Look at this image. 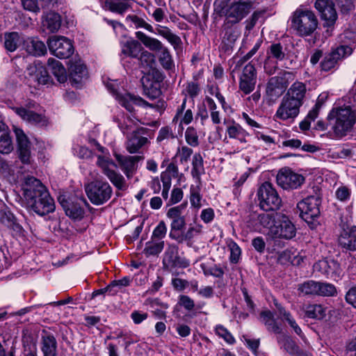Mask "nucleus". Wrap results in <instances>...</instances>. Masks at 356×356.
Segmentation results:
<instances>
[{
  "mask_svg": "<svg viewBox=\"0 0 356 356\" xmlns=\"http://www.w3.org/2000/svg\"><path fill=\"white\" fill-rule=\"evenodd\" d=\"M257 73L255 66L251 63L245 65L240 75L238 88L244 95L250 94L255 88Z\"/></svg>",
  "mask_w": 356,
  "mask_h": 356,
  "instance_id": "f8f14e48",
  "label": "nucleus"
},
{
  "mask_svg": "<svg viewBox=\"0 0 356 356\" xmlns=\"http://www.w3.org/2000/svg\"><path fill=\"white\" fill-rule=\"evenodd\" d=\"M201 267L204 271V273L207 275H210L216 277H220L224 274L223 270L220 267H218L216 265L207 267L205 264H201Z\"/></svg>",
  "mask_w": 356,
  "mask_h": 356,
  "instance_id": "69168bd1",
  "label": "nucleus"
},
{
  "mask_svg": "<svg viewBox=\"0 0 356 356\" xmlns=\"http://www.w3.org/2000/svg\"><path fill=\"white\" fill-rule=\"evenodd\" d=\"M257 196L259 206L264 211L277 210L281 206V198L269 182L266 181L261 184L258 189Z\"/></svg>",
  "mask_w": 356,
  "mask_h": 356,
  "instance_id": "1a4fd4ad",
  "label": "nucleus"
},
{
  "mask_svg": "<svg viewBox=\"0 0 356 356\" xmlns=\"http://www.w3.org/2000/svg\"><path fill=\"white\" fill-rule=\"evenodd\" d=\"M163 264L165 268L172 270L177 268H187L190 262L179 255V248L177 245L169 244L164 252Z\"/></svg>",
  "mask_w": 356,
  "mask_h": 356,
  "instance_id": "ddd939ff",
  "label": "nucleus"
},
{
  "mask_svg": "<svg viewBox=\"0 0 356 356\" xmlns=\"http://www.w3.org/2000/svg\"><path fill=\"white\" fill-rule=\"evenodd\" d=\"M166 232V225L163 221H161L154 228L152 232V238L156 241H162V239L165 236Z\"/></svg>",
  "mask_w": 356,
  "mask_h": 356,
  "instance_id": "e2e57ef3",
  "label": "nucleus"
},
{
  "mask_svg": "<svg viewBox=\"0 0 356 356\" xmlns=\"http://www.w3.org/2000/svg\"><path fill=\"white\" fill-rule=\"evenodd\" d=\"M240 32L236 29L228 28L225 30L223 41L227 44V45L233 44L236 40L238 38Z\"/></svg>",
  "mask_w": 356,
  "mask_h": 356,
  "instance_id": "052dcab7",
  "label": "nucleus"
},
{
  "mask_svg": "<svg viewBox=\"0 0 356 356\" xmlns=\"http://www.w3.org/2000/svg\"><path fill=\"white\" fill-rule=\"evenodd\" d=\"M61 24L60 17L56 13H47L42 19V26L50 32L57 31Z\"/></svg>",
  "mask_w": 356,
  "mask_h": 356,
  "instance_id": "ea45409f",
  "label": "nucleus"
},
{
  "mask_svg": "<svg viewBox=\"0 0 356 356\" xmlns=\"http://www.w3.org/2000/svg\"><path fill=\"white\" fill-rule=\"evenodd\" d=\"M121 170L128 179L133 177L138 168V163L143 159L141 156H123L115 153L114 154Z\"/></svg>",
  "mask_w": 356,
  "mask_h": 356,
  "instance_id": "4be33fe9",
  "label": "nucleus"
},
{
  "mask_svg": "<svg viewBox=\"0 0 356 356\" xmlns=\"http://www.w3.org/2000/svg\"><path fill=\"white\" fill-rule=\"evenodd\" d=\"M296 228L288 216L282 213H276V220L266 236L273 240H290L295 237Z\"/></svg>",
  "mask_w": 356,
  "mask_h": 356,
  "instance_id": "20e7f679",
  "label": "nucleus"
},
{
  "mask_svg": "<svg viewBox=\"0 0 356 356\" xmlns=\"http://www.w3.org/2000/svg\"><path fill=\"white\" fill-rule=\"evenodd\" d=\"M276 306L279 309L280 314L284 317V320L289 323V325L294 330L296 334L302 337L303 335L302 330L296 323L295 319L292 317L291 314L289 312L286 311L281 306H278L277 305H276Z\"/></svg>",
  "mask_w": 356,
  "mask_h": 356,
  "instance_id": "8fccbe9b",
  "label": "nucleus"
},
{
  "mask_svg": "<svg viewBox=\"0 0 356 356\" xmlns=\"http://www.w3.org/2000/svg\"><path fill=\"white\" fill-rule=\"evenodd\" d=\"M106 86L107 89L113 94L119 104L124 107L130 113L134 112V105L141 106L153 107L152 104H149L140 97H135L126 92H120L118 89V83L116 81H108Z\"/></svg>",
  "mask_w": 356,
  "mask_h": 356,
  "instance_id": "0eeeda50",
  "label": "nucleus"
},
{
  "mask_svg": "<svg viewBox=\"0 0 356 356\" xmlns=\"http://www.w3.org/2000/svg\"><path fill=\"white\" fill-rule=\"evenodd\" d=\"M142 49L140 44L135 40H127L122 47V52L131 57L136 58Z\"/></svg>",
  "mask_w": 356,
  "mask_h": 356,
  "instance_id": "a19ab883",
  "label": "nucleus"
},
{
  "mask_svg": "<svg viewBox=\"0 0 356 356\" xmlns=\"http://www.w3.org/2000/svg\"><path fill=\"white\" fill-rule=\"evenodd\" d=\"M40 349L43 356L58 355V343L53 334L44 332L41 336Z\"/></svg>",
  "mask_w": 356,
  "mask_h": 356,
  "instance_id": "a878e982",
  "label": "nucleus"
},
{
  "mask_svg": "<svg viewBox=\"0 0 356 356\" xmlns=\"http://www.w3.org/2000/svg\"><path fill=\"white\" fill-rule=\"evenodd\" d=\"M144 95L150 99H154L161 95L159 84L157 82L152 81L147 76H143L141 79Z\"/></svg>",
  "mask_w": 356,
  "mask_h": 356,
  "instance_id": "c9c22d12",
  "label": "nucleus"
},
{
  "mask_svg": "<svg viewBox=\"0 0 356 356\" xmlns=\"http://www.w3.org/2000/svg\"><path fill=\"white\" fill-rule=\"evenodd\" d=\"M186 206L187 202H186L178 206L170 208L166 213V216L170 220V221L186 219V217L183 213Z\"/></svg>",
  "mask_w": 356,
  "mask_h": 356,
  "instance_id": "a18cd8bd",
  "label": "nucleus"
},
{
  "mask_svg": "<svg viewBox=\"0 0 356 356\" xmlns=\"http://www.w3.org/2000/svg\"><path fill=\"white\" fill-rule=\"evenodd\" d=\"M306 94L305 84L300 81H296L289 88L284 97L302 106L305 101Z\"/></svg>",
  "mask_w": 356,
  "mask_h": 356,
  "instance_id": "b1692460",
  "label": "nucleus"
},
{
  "mask_svg": "<svg viewBox=\"0 0 356 356\" xmlns=\"http://www.w3.org/2000/svg\"><path fill=\"white\" fill-rule=\"evenodd\" d=\"M104 7L105 9L111 12L122 14L129 8V5L126 2H115L113 1H106Z\"/></svg>",
  "mask_w": 356,
  "mask_h": 356,
  "instance_id": "6e6d98bb",
  "label": "nucleus"
},
{
  "mask_svg": "<svg viewBox=\"0 0 356 356\" xmlns=\"http://www.w3.org/2000/svg\"><path fill=\"white\" fill-rule=\"evenodd\" d=\"M315 8L320 13L321 19L325 22V26H331L335 23L337 14L332 1L316 0Z\"/></svg>",
  "mask_w": 356,
  "mask_h": 356,
  "instance_id": "aec40b11",
  "label": "nucleus"
},
{
  "mask_svg": "<svg viewBox=\"0 0 356 356\" xmlns=\"http://www.w3.org/2000/svg\"><path fill=\"white\" fill-rule=\"evenodd\" d=\"M139 62L140 65L143 68V71L149 72L155 64V57L152 53L144 51L140 54Z\"/></svg>",
  "mask_w": 356,
  "mask_h": 356,
  "instance_id": "49530a36",
  "label": "nucleus"
},
{
  "mask_svg": "<svg viewBox=\"0 0 356 356\" xmlns=\"http://www.w3.org/2000/svg\"><path fill=\"white\" fill-rule=\"evenodd\" d=\"M25 78L30 86L36 87L48 82L49 75L44 66L40 62L30 64L25 71Z\"/></svg>",
  "mask_w": 356,
  "mask_h": 356,
  "instance_id": "4468645a",
  "label": "nucleus"
},
{
  "mask_svg": "<svg viewBox=\"0 0 356 356\" xmlns=\"http://www.w3.org/2000/svg\"><path fill=\"white\" fill-rule=\"evenodd\" d=\"M277 341L281 349H283L291 355L299 354L300 349L295 341L288 335L280 334L277 337Z\"/></svg>",
  "mask_w": 356,
  "mask_h": 356,
  "instance_id": "473e14b6",
  "label": "nucleus"
},
{
  "mask_svg": "<svg viewBox=\"0 0 356 356\" xmlns=\"http://www.w3.org/2000/svg\"><path fill=\"white\" fill-rule=\"evenodd\" d=\"M313 269L314 272L320 273L333 280L339 278L343 273L340 264L334 259L319 260L314 264Z\"/></svg>",
  "mask_w": 356,
  "mask_h": 356,
  "instance_id": "f3484780",
  "label": "nucleus"
},
{
  "mask_svg": "<svg viewBox=\"0 0 356 356\" xmlns=\"http://www.w3.org/2000/svg\"><path fill=\"white\" fill-rule=\"evenodd\" d=\"M86 192L92 204L101 205L111 198L113 190L107 181L95 180L86 186Z\"/></svg>",
  "mask_w": 356,
  "mask_h": 356,
  "instance_id": "6e6552de",
  "label": "nucleus"
},
{
  "mask_svg": "<svg viewBox=\"0 0 356 356\" xmlns=\"http://www.w3.org/2000/svg\"><path fill=\"white\" fill-rule=\"evenodd\" d=\"M118 127L124 135L127 136L134 133H144L147 131L146 128L141 127L138 124V120L127 115L120 120Z\"/></svg>",
  "mask_w": 356,
  "mask_h": 356,
  "instance_id": "bb28decb",
  "label": "nucleus"
},
{
  "mask_svg": "<svg viewBox=\"0 0 356 356\" xmlns=\"http://www.w3.org/2000/svg\"><path fill=\"white\" fill-rule=\"evenodd\" d=\"M252 8V1H242L232 3L227 10V18L232 23L236 24L248 15Z\"/></svg>",
  "mask_w": 356,
  "mask_h": 356,
  "instance_id": "412c9836",
  "label": "nucleus"
},
{
  "mask_svg": "<svg viewBox=\"0 0 356 356\" xmlns=\"http://www.w3.org/2000/svg\"><path fill=\"white\" fill-rule=\"evenodd\" d=\"M158 58L161 66L165 70H171L174 67V61L166 47H163L158 54Z\"/></svg>",
  "mask_w": 356,
  "mask_h": 356,
  "instance_id": "c03bdc74",
  "label": "nucleus"
},
{
  "mask_svg": "<svg viewBox=\"0 0 356 356\" xmlns=\"http://www.w3.org/2000/svg\"><path fill=\"white\" fill-rule=\"evenodd\" d=\"M25 40L18 33H6L4 35V47L9 51H14Z\"/></svg>",
  "mask_w": 356,
  "mask_h": 356,
  "instance_id": "58836bf2",
  "label": "nucleus"
},
{
  "mask_svg": "<svg viewBox=\"0 0 356 356\" xmlns=\"http://www.w3.org/2000/svg\"><path fill=\"white\" fill-rule=\"evenodd\" d=\"M301 106L283 97L275 114V118L282 121L293 122L300 113Z\"/></svg>",
  "mask_w": 356,
  "mask_h": 356,
  "instance_id": "2eb2a0df",
  "label": "nucleus"
},
{
  "mask_svg": "<svg viewBox=\"0 0 356 356\" xmlns=\"http://www.w3.org/2000/svg\"><path fill=\"white\" fill-rule=\"evenodd\" d=\"M216 334L222 338L229 344H233L235 339L232 334L222 325H218L215 328Z\"/></svg>",
  "mask_w": 356,
  "mask_h": 356,
  "instance_id": "680f3d73",
  "label": "nucleus"
},
{
  "mask_svg": "<svg viewBox=\"0 0 356 356\" xmlns=\"http://www.w3.org/2000/svg\"><path fill=\"white\" fill-rule=\"evenodd\" d=\"M202 226L200 225H196L195 226H190L187 231L184 233H181L178 239L175 241L179 243H181L184 241H190L193 239L195 236L198 235L202 232Z\"/></svg>",
  "mask_w": 356,
  "mask_h": 356,
  "instance_id": "09e8293b",
  "label": "nucleus"
},
{
  "mask_svg": "<svg viewBox=\"0 0 356 356\" xmlns=\"http://www.w3.org/2000/svg\"><path fill=\"white\" fill-rule=\"evenodd\" d=\"M227 134L229 138L238 140L241 143H246L249 134L239 124L234 122L227 127Z\"/></svg>",
  "mask_w": 356,
  "mask_h": 356,
  "instance_id": "f704fd0d",
  "label": "nucleus"
},
{
  "mask_svg": "<svg viewBox=\"0 0 356 356\" xmlns=\"http://www.w3.org/2000/svg\"><path fill=\"white\" fill-rule=\"evenodd\" d=\"M350 190L346 186H339L335 192L337 199L341 202L348 201L350 198Z\"/></svg>",
  "mask_w": 356,
  "mask_h": 356,
  "instance_id": "338daca9",
  "label": "nucleus"
},
{
  "mask_svg": "<svg viewBox=\"0 0 356 356\" xmlns=\"http://www.w3.org/2000/svg\"><path fill=\"white\" fill-rule=\"evenodd\" d=\"M22 188L29 209L40 216L54 211V201L39 179L31 176L24 177Z\"/></svg>",
  "mask_w": 356,
  "mask_h": 356,
  "instance_id": "f257e3e1",
  "label": "nucleus"
},
{
  "mask_svg": "<svg viewBox=\"0 0 356 356\" xmlns=\"http://www.w3.org/2000/svg\"><path fill=\"white\" fill-rule=\"evenodd\" d=\"M0 224L12 230L17 236L23 235L24 229L10 209L6 206L0 209Z\"/></svg>",
  "mask_w": 356,
  "mask_h": 356,
  "instance_id": "5701e85b",
  "label": "nucleus"
},
{
  "mask_svg": "<svg viewBox=\"0 0 356 356\" xmlns=\"http://www.w3.org/2000/svg\"><path fill=\"white\" fill-rule=\"evenodd\" d=\"M97 165L102 170L111 182L118 189L122 190L125 188V180L123 176L117 172L114 168H117V165L110 156L109 152L100 154L97 156Z\"/></svg>",
  "mask_w": 356,
  "mask_h": 356,
  "instance_id": "39448f33",
  "label": "nucleus"
},
{
  "mask_svg": "<svg viewBox=\"0 0 356 356\" xmlns=\"http://www.w3.org/2000/svg\"><path fill=\"white\" fill-rule=\"evenodd\" d=\"M47 44L50 52L59 58H67L74 53L71 40L64 36L49 37Z\"/></svg>",
  "mask_w": 356,
  "mask_h": 356,
  "instance_id": "9b49d317",
  "label": "nucleus"
},
{
  "mask_svg": "<svg viewBox=\"0 0 356 356\" xmlns=\"http://www.w3.org/2000/svg\"><path fill=\"white\" fill-rule=\"evenodd\" d=\"M69 72L70 79L76 84L87 79L88 71L86 67L81 60L72 62L69 67Z\"/></svg>",
  "mask_w": 356,
  "mask_h": 356,
  "instance_id": "7c9ffc66",
  "label": "nucleus"
},
{
  "mask_svg": "<svg viewBox=\"0 0 356 356\" xmlns=\"http://www.w3.org/2000/svg\"><path fill=\"white\" fill-rule=\"evenodd\" d=\"M24 48L29 54L41 56L47 53L45 44L38 38H27L24 40Z\"/></svg>",
  "mask_w": 356,
  "mask_h": 356,
  "instance_id": "c756f323",
  "label": "nucleus"
},
{
  "mask_svg": "<svg viewBox=\"0 0 356 356\" xmlns=\"http://www.w3.org/2000/svg\"><path fill=\"white\" fill-rule=\"evenodd\" d=\"M186 225V219L171 221L169 237L173 240L178 239L179 235L182 232Z\"/></svg>",
  "mask_w": 356,
  "mask_h": 356,
  "instance_id": "5fc2aeb1",
  "label": "nucleus"
},
{
  "mask_svg": "<svg viewBox=\"0 0 356 356\" xmlns=\"http://www.w3.org/2000/svg\"><path fill=\"white\" fill-rule=\"evenodd\" d=\"M304 181L303 176L289 168L281 169L277 175V184L286 190L296 189L300 186Z\"/></svg>",
  "mask_w": 356,
  "mask_h": 356,
  "instance_id": "dca6fc26",
  "label": "nucleus"
},
{
  "mask_svg": "<svg viewBox=\"0 0 356 356\" xmlns=\"http://www.w3.org/2000/svg\"><path fill=\"white\" fill-rule=\"evenodd\" d=\"M294 79L291 72L284 71L277 76L271 77L266 85V92L271 98L280 97Z\"/></svg>",
  "mask_w": 356,
  "mask_h": 356,
  "instance_id": "9d476101",
  "label": "nucleus"
},
{
  "mask_svg": "<svg viewBox=\"0 0 356 356\" xmlns=\"http://www.w3.org/2000/svg\"><path fill=\"white\" fill-rule=\"evenodd\" d=\"M185 138L188 145L193 147L198 145V136L197 131L193 127H188L185 132Z\"/></svg>",
  "mask_w": 356,
  "mask_h": 356,
  "instance_id": "0e129e2a",
  "label": "nucleus"
},
{
  "mask_svg": "<svg viewBox=\"0 0 356 356\" xmlns=\"http://www.w3.org/2000/svg\"><path fill=\"white\" fill-rule=\"evenodd\" d=\"M159 34L165 38L177 49L181 44V38L173 33L169 29L165 27L159 31Z\"/></svg>",
  "mask_w": 356,
  "mask_h": 356,
  "instance_id": "603ef678",
  "label": "nucleus"
},
{
  "mask_svg": "<svg viewBox=\"0 0 356 356\" xmlns=\"http://www.w3.org/2000/svg\"><path fill=\"white\" fill-rule=\"evenodd\" d=\"M19 159L24 164L31 163V142L22 129L15 127Z\"/></svg>",
  "mask_w": 356,
  "mask_h": 356,
  "instance_id": "6ab92c4d",
  "label": "nucleus"
},
{
  "mask_svg": "<svg viewBox=\"0 0 356 356\" xmlns=\"http://www.w3.org/2000/svg\"><path fill=\"white\" fill-rule=\"evenodd\" d=\"M163 248V241H156L151 238V241L146 243L143 252L147 256L157 255L161 252Z\"/></svg>",
  "mask_w": 356,
  "mask_h": 356,
  "instance_id": "79ce46f5",
  "label": "nucleus"
},
{
  "mask_svg": "<svg viewBox=\"0 0 356 356\" xmlns=\"http://www.w3.org/2000/svg\"><path fill=\"white\" fill-rule=\"evenodd\" d=\"M191 175L193 178L198 180L200 179V176L204 173V168L203 164V159L200 154H195L193 157L192 161Z\"/></svg>",
  "mask_w": 356,
  "mask_h": 356,
  "instance_id": "37998d69",
  "label": "nucleus"
},
{
  "mask_svg": "<svg viewBox=\"0 0 356 356\" xmlns=\"http://www.w3.org/2000/svg\"><path fill=\"white\" fill-rule=\"evenodd\" d=\"M327 120L337 137L350 132L356 123V111L350 106H335L330 111Z\"/></svg>",
  "mask_w": 356,
  "mask_h": 356,
  "instance_id": "f03ea898",
  "label": "nucleus"
},
{
  "mask_svg": "<svg viewBox=\"0 0 356 356\" xmlns=\"http://www.w3.org/2000/svg\"><path fill=\"white\" fill-rule=\"evenodd\" d=\"M201 91L200 84L196 81H188L186 83L183 93L194 99L199 95Z\"/></svg>",
  "mask_w": 356,
  "mask_h": 356,
  "instance_id": "bf43d9fd",
  "label": "nucleus"
},
{
  "mask_svg": "<svg viewBox=\"0 0 356 356\" xmlns=\"http://www.w3.org/2000/svg\"><path fill=\"white\" fill-rule=\"evenodd\" d=\"M147 134L144 133H134L127 136L125 142L126 149L130 154H135L139 152L145 145L149 143V139L144 136Z\"/></svg>",
  "mask_w": 356,
  "mask_h": 356,
  "instance_id": "393cba45",
  "label": "nucleus"
},
{
  "mask_svg": "<svg viewBox=\"0 0 356 356\" xmlns=\"http://www.w3.org/2000/svg\"><path fill=\"white\" fill-rule=\"evenodd\" d=\"M291 29L296 34L301 36L312 35L317 28L318 19L315 14L306 8H298L291 17Z\"/></svg>",
  "mask_w": 356,
  "mask_h": 356,
  "instance_id": "7ed1b4c3",
  "label": "nucleus"
},
{
  "mask_svg": "<svg viewBox=\"0 0 356 356\" xmlns=\"http://www.w3.org/2000/svg\"><path fill=\"white\" fill-rule=\"evenodd\" d=\"M267 58L275 59L277 61H282L284 59L286 54L283 46L280 43L272 44L267 51Z\"/></svg>",
  "mask_w": 356,
  "mask_h": 356,
  "instance_id": "de8ad7c7",
  "label": "nucleus"
},
{
  "mask_svg": "<svg viewBox=\"0 0 356 356\" xmlns=\"http://www.w3.org/2000/svg\"><path fill=\"white\" fill-rule=\"evenodd\" d=\"M58 200L65 209L67 216L73 219L82 218L83 211L79 204L70 203L65 200L64 198H62L61 197H58Z\"/></svg>",
  "mask_w": 356,
  "mask_h": 356,
  "instance_id": "e433bc0d",
  "label": "nucleus"
},
{
  "mask_svg": "<svg viewBox=\"0 0 356 356\" xmlns=\"http://www.w3.org/2000/svg\"><path fill=\"white\" fill-rule=\"evenodd\" d=\"M339 243L346 252L356 251V226L341 234L339 238Z\"/></svg>",
  "mask_w": 356,
  "mask_h": 356,
  "instance_id": "c85d7f7f",
  "label": "nucleus"
},
{
  "mask_svg": "<svg viewBox=\"0 0 356 356\" xmlns=\"http://www.w3.org/2000/svg\"><path fill=\"white\" fill-rule=\"evenodd\" d=\"M307 317L314 319H322L325 316V311L320 305H309L305 309Z\"/></svg>",
  "mask_w": 356,
  "mask_h": 356,
  "instance_id": "3c124183",
  "label": "nucleus"
},
{
  "mask_svg": "<svg viewBox=\"0 0 356 356\" xmlns=\"http://www.w3.org/2000/svg\"><path fill=\"white\" fill-rule=\"evenodd\" d=\"M13 150V145L8 126L0 121V153L8 154Z\"/></svg>",
  "mask_w": 356,
  "mask_h": 356,
  "instance_id": "2f4dec72",
  "label": "nucleus"
},
{
  "mask_svg": "<svg viewBox=\"0 0 356 356\" xmlns=\"http://www.w3.org/2000/svg\"><path fill=\"white\" fill-rule=\"evenodd\" d=\"M136 38L148 49L159 51L164 46L159 40L147 36L142 31L136 33Z\"/></svg>",
  "mask_w": 356,
  "mask_h": 356,
  "instance_id": "4c0bfd02",
  "label": "nucleus"
},
{
  "mask_svg": "<svg viewBox=\"0 0 356 356\" xmlns=\"http://www.w3.org/2000/svg\"><path fill=\"white\" fill-rule=\"evenodd\" d=\"M175 136L172 133V129L168 127H162L158 134L156 141L158 143H162L165 140H169L171 138H174Z\"/></svg>",
  "mask_w": 356,
  "mask_h": 356,
  "instance_id": "774afa93",
  "label": "nucleus"
},
{
  "mask_svg": "<svg viewBox=\"0 0 356 356\" xmlns=\"http://www.w3.org/2000/svg\"><path fill=\"white\" fill-rule=\"evenodd\" d=\"M353 53V48L348 45H340L333 49L321 62V68L324 71H329L335 67L339 60L350 56Z\"/></svg>",
  "mask_w": 356,
  "mask_h": 356,
  "instance_id": "a211bd4d",
  "label": "nucleus"
},
{
  "mask_svg": "<svg viewBox=\"0 0 356 356\" xmlns=\"http://www.w3.org/2000/svg\"><path fill=\"white\" fill-rule=\"evenodd\" d=\"M48 66L58 82L65 83L67 81V75L65 68L60 61L50 58L48 59Z\"/></svg>",
  "mask_w": 356,
  "mask_h": 356,
  "instance_id": "72a5a7b5",
  "label": "nucleus"
},
{
  "mask_svg": "<svg viewBox=\"0 0 356 356\" xmlns=\"http://www.w3.org/2000/svg\"><path fill=\"white\" fill-rule=\"evenodd\" d=\"M189 200L191 207L197 210L202 207V195H200V188L199 186H191Z\"/></svg>",
  "mask_w": 356,
  "mask_h": 356,
  "instance_id": "864d4df0",
  "label": "nucleus"
},
{
  "mask_svg": "<svg viewBox=\"0 0 356 356\" xmlns=\"http://www.w3.org/2000/svg\"><path fill=\"white\" fill-rule=\"evenodd\" d=\"M332 285L314 280H307L301 284L298 289H332Z\"/></svg>",
  "mask_w": 356,
  "mask_h": 356,
  "instance_id": "13d9d810",
  "label": "nucleus"
},
{
  "mask_svg": "<svg viewBox=\"0 0 356 356\" xmlns=\"http://www.w3.org/2000/svg\"><path fill=\"white\" fill-rule=\"evenodd\" d=\"M258 220L259 224L264 227L270 231L274 227L276 220V214L264 213L258 216Z\"/></svg>",
  "mask_w": 356,
  "mask_h": 356,
  "instance_id": "4d7b16f0",
  "label": "nucleus"
},
{
  "mask_svg": "<svg viewBox=\"0 0 356 356\" xmlns=\"http://www.w3.org/2000/svg\"><path fill=\"white\" fill-rule=\"evenodd\" d=\"M14 111L24 120L32 124L45 126L47 124V120L44 116L32 111L27 110L23 107L15 108Z\"/></svg>",
  "mask_w": 356,
  "mask_h": 356,
  "instance_id": "cd10ccee",
  "label": "nucleus"
},
{
  "mask_svg": "<svg viewBox=\"0 0 356 356\" xmlns=\"http://www.w3.org/2000/svg\"><path fill=\"white\" fill-rule=\"evenodd\" d=\"M321 197L319 194L309 195L297 204L300 216L308 224H313L320 216Z\"/></svg>",
  "mask_w": 356,
  "mask_h": 356,
  "instance_id": "423d86ee",
  "label": "nucleus"
}]
</instances>
